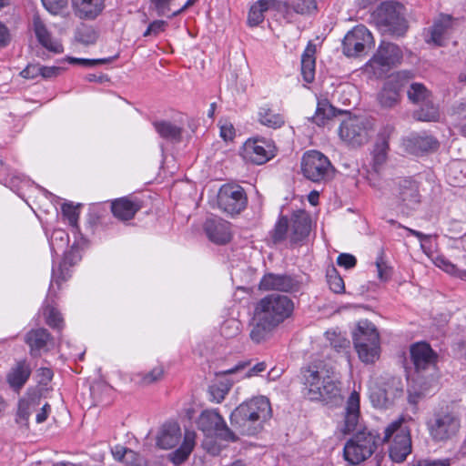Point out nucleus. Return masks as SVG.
I'll return each instance as SVG.
<instances>
[{
    "label": "nucleus",
    "instance_id": "20e7f679",
    "mask_svg": "<svg viewBox=\"0 0 466 466\" xmlns=\"http://www.w3.org/2000/svg\"><path fill=\"white\" fill-rule=\"evenodd\" d=\"M380 441V436L371 431H357L344 445L345 461L350 465L363 462L375 452Z\"/></svg>",
    "mask_w": 466,
    "mask_h": 466
},
{
    "label": "nucleus",
    "instance_id": "58836bf2",
    "mask_svg": "<svg viewBox=\"0 0 466 466\" xmlns=\"http://www.w3.org/2000/svg\"><path fill=\"white\" fill-rule=\"evenodd\" d=\"M258 121L261 125L273 129L279 128L285 124L284 116L275 112L268 106H263L258 108Z\"/></svg>",
    "mask_w": 466,
    "mask_h": 466
},
{
    "label": "nucleus",
    "instance_id": "39448f33",
    "mask_svg": "<svg viewBox=\"0 0 466 466\" xmlns=\"http://www.w3.org/2000/svg\"><path fill=\"white\" fill-rule=\"evenodd\" d=\"M294 310L293 300L280 294H269L260 299L255 305L254 311L279 326L289 319Z\"/></svg>",
    "mask_w": 466,
    "mask_h": 466
},
{
    "label": "nucleus",
    "instance_id": "603ef678",
    "mask_svg": "<svg viewBox=\"0 0 466 466\" xmlns=\"http://www.w3.org/2000/svg\"><path fill=\"white\" fill-rule=\"evenodd\" d=\"M76 37L77 41L84 45H93L96 43L98 35L94 28L85 26L77 31Z\"/></svg>",
    "mask_w": 466,
    "mask_h": 466
},
{
    "label": "nucleus",
    "instance_id": "0e129e2a",
    "mask_svg": "<svg viewBox=\"0 0 466 466\" xmlns=\"http://www.w3.org/2000/svg\"><path fill=\"white\" fill-rule=\"evenodd\" d=\"M41 65L30 64L24 70L21 71L20 75L24 78L34 79L40 76Z\"/></svg>",
    "mask_w": 466,
    "mask_h": 466
},
{
    "label": "nucleus",
    "instance_id": "6ab92c4d",
    "mask_svg": "<svg viewBox=\"0 0 466 466\" xmlns=\"http://www.w3.org/2000/svg\"><path fill=\"white\" fill-rule=\"evenodd\" d=\"M244 413L240 411L239 404L230 414V423L235 433L253 436L260 432L264 424L257 420L256 416H249L248 412Z\"/></svg>",
    "mask_w": 466,
    "mask_h": 466
},
{
    "label": "nucleus",
    "instance_id": "9d476101",
    "mask_svg": "<svg viewBox=\"0 0 466 466\" xmlns=\"http://www.w3.org/2000/svg\"><path fill=\"white\" fill-rule=\"evenodd\" d=\"M198 424L199 429L205 433H214L223 441L234 442L238 440L237 433L228 427L223 417L216 410L202 411Z\"/></svg>",
    "mask_w": 466,
    "mask_h": 466
},
{
    "label": "nucleus",
    "instance_id": "f704fd0d",
    "mask_svg": "<svg viewBox=\"0 0 466 466\" xmlns=\"http://www.w3.org/2000/svg\"><path fill=\"white\" fill-rule=\"evenodd\" d=\"M346 111L336 109L328 99L323 98L318 101L315 115L311 120L319 127L325 126L326 123L337 115L345 113Z\"/></svg>",
    "mask_w": 466,
    "mask_h": 466
},
{
    "label": "nucleus",
    "instance_id": "e2e57ef3",
    "mask_svg": "<svg viewBox=\"0 0 466 466\" xmlns=\"http://www.w3.org/2000/svg\"><path fill=\"white\" fill-rule=\"evenodd\" d=\"M378 278L382 281H387L390 278V268L386 265L381 258L376 260Z\"/></svg>",
    "mask_w": 466,
    "mask_h": 466
},
{
    "label": "nucleus",
    "instance_id": "473e14b6",
    "mask_svg": "<svg viewBox=\"0 0 466 466\" xmlns=\"http://www.w3.org/2000/svg\"><path fill=\"white\" fill-rule=\"evenodd\" d=\"M452 25V17L451 15H441L436 20L430 30L431 36L427 39L428 43H433L436 46H442L444 40L450 34Z\"/></svg>",
    "mask_w": 466,
    "mask_h": 466
},
{
    "label": "nucleus",
    "instance_id": "6e6d98bb",
    "mask_svg": "<svg viewBox=\"0 0 466 466\" xmlns=\"http://www.w3.org/2000/svg\"><path fill=\"white\" fill-rule=\"evenodd\" d=\"M113 57L107 58H99V59H88V58H77V57H68L67 60L70 64L80 65L85 67H93L99 65H105L111 63L113 61Z\"/></svg>",
    "mask_w": 466,
    "mask_h": 466
},
{
    "label": "nucleus",
    "instance_id": "774afa93",
    "mask_svg": "<svg viewBox=\"0 0 466 466\" xmlns=\"http://www.w3.org/2000/svg\"><path fill=\"white\" fill-rule=\"evenodd\" d=\"M62 71L61 67L58 66H41V73L40 76L45 78H52L57 76Z\"/></svg>",
    "mask_w": 466,
    "mask_h": 466
},
{
    "label": "nucleus",
    "instance_id": "1a4fd4ad",
    "mask_svg": "<svg viewBox=\"0 0 466 466\" xmlns=\"http://www.w3.org/2000/svg\"><path fill=\"white\" fill-rule=\"evenodd\" d=\"M402 6L394 2L383 3L378 10L376 22L380 30L393 35H403L408 28L400 10Z\"/></svg>",
    "mask_w": 466,
    "mask_h": 466
},
{
    "label": "nucleus",
    "instance_id": "5701e85b",
    "mask_svg": "<svg viewBox=\"0 0 466 466\" xmlns=\"http://www.w3.org/2000/svg\"><path fill=\"white\" fill-rule=\"evenodd\" d=\"M240 411L248 412L249 416H256L257 420L263 424L272 416L270 402L268 398L258 396L240 404Z\"/></svg>",
    "mask_w": 466,
    "mask_h": 466
},
{
    "label": "nucleus",
    "instance_id": "e433bc0d",
    "mask_svg": "<svg viewBox=\"0 0 466 466\" xmlns=\"http://www.w3.org/2000/svg\"><path fill=\"white\" fill-rule=\"evenodd\" d=\"M279 4L277 0H258L251 5L248 15V23L251 26H256L263 22L264 13L270 8H278Z\"/></svg>",
    "mask_w": 466,
    "mask_h": 466
},
{
    "label": "nucleus",
    "instance_id": "37998d69",
    "mask_svg": "<svg viewBox=\"0 0 466 466\" xmlns=\"http://www.w3.org/2000/svg\"><path fill=\"white\" fill-rule=\"evenodd\" d=\"M415 119L419 121H437L440 117V112L437 106H435L431 99L421 103L419 109L413 113Z\"/></svg>",
    "mask_w": 466,
    "mask_h": 466
},
{
    "label": "nucleus",
    "instance_id": "a19ab883",
    "mask_svg": "<svg viewBox=\"0 0 466 466\" xmlns=\"http://www.w3.org/2000/svg\"><path fill=\"white\" fill-rule=\"evenodd\" d=\"M315 46L309 44L301 56V75L307 83L315 78Z\"/></svg>",
    "mask_w": 466,
    "mask_h": 466
},
{
    "label": "nucleus",
    "instance_id": "f257e3e1",
    "mask_svg": "<svg viewBox=\"0 0 466 466\" xmlns=\"http://www.w3.org/2000/svg\"><path fill=\"white\" fill-rule=\"evenodd\" d=\"M305 397L313 401L329 402L340 397L339 382L322 363L301 369Z\"/></svg>",
    "mask_w": 466,
    "mask_h": 466
},
{
    "label": "nucleus",
    "instance_id": "dca6fc26",
    "mask_svg": "<svg viewBox=\"0 0 466 466\" xmlns=\"http://www.w3.org/2000/svg\"><path fill=\"white\" fill-rule=\"evenodd\" d=\"M299 281L288 274L267 273L259 281L258 289L264 291L295 292L299 289Z\"/></svg>",
    "mask_w": 466,
    "mask_h": 466
},
{
    "label": "nucleus",
    "instance_id": "de8ad7c7",
    "mask_svg": "<svg viewBox=\"0 0 466 466\" xmlns=\"http://www.w3.org/2000/svg\"><path fill=\"white\" fill-rule=\"evenodd\" d=\"M289 234V224L287 217H281L275 225L271 232V238L274 243H279L285 240Z\"/></svg>",
    "mask_w": 466,
    "mask_h": 466
},
{
    "label": "nucleus",
    "instance_id": "a18cd8bd",
    "mask_svg": "<svg viewBox=\"0 0 466 466\" xmlns=\"http://www.w3.org/2000/svg\"><path fill=\"white\" fill-rule=\"evenodd\" d=\"M407 94L409 99L414 104H421L431 99V92L420 83H412Z\"/></svg>",
    "mask_w": 466,
    "mask_h": 466
},
{
    "label": "nucleus",
    "instance_id": "052dcab7",
    "mask_svg": "<svg viewBox=\"0 0 466 466\" xmlns=\"http://www.w3.org/2000/svg\"><path fill=\"white\" fill-rule=\"evenodd\" d=\"M151 8L157 15H165L170 10V4L173 0H149Z\"/></svg>",
    "mask_w": 466,
    "mask_h": 466
},
{
    "label": "nucleus",
    "instance_id": "3c124183",
    "mask_svg": "<svg viewBox=\"0 0 466 466\" xmlns=\"http://www.w3.org/2000/svg\"><path fill=\"white\" fill-rule=\"evenodd\" d=\"M164 375V369L161 366L153 368L147 373L137 374V382L142 385H150L156 381L160 380Z\"/></svg>",
    "mask_w": 466,
    "mask_h": 466
},
{
    "label": "nucleus",
    "instance_id": "5fc2aeb1",
    "mask_svg": "<svg viewBox=\"0 0 466 466\" xmlns=\"http://www.w3.org/2000/svg\"><path fill=\"white\" fill-rule=\"evenodd\" d=\"M327 339L329 340L330 346L336 350H345L350 347V341L340 334H337L335 331H327L325 333Z\"/></svg>",
    "mask_w": 466,
    "mask_h": 466
},
{
    "label": "nucleus",
    "instance_id": "4c0bfd02",
    "mask_svg": "<svg viewBox=\"0 0 466 466\" xmlns=\"http://www.w3.org/2000/svg\"><path fill=\"white\" fill-rule=\"evenodd\" d=\"M114 458L129 466H146V460L137 452L126 447L116 445L112 449Z\"/></svg>",
    "mask_w": 466,
    "mask_h": 466
},
{
    "label": "nucleus",
    "instance_id": "13d9d810",
    "mask_svg": "<svg viewBox=\"0 0 466 466\" xmlns=\"http://www.w3.org/2000/svg\"><path fill=\"white\" fill-rule=\"evenodd\" d=\"M328 278V283L329 286V289L334 293H341L345 289L344 281L340 276L337 274L335 269L332 273L327 275Z\"/></svg>",
    "mask_w": 466,
    "mask_h": 466
},
{
    "label": "nucleus",
    "instance_id": "ea45409f",
    "mask_svg": "<svg viewBox=\"0 0 466 466\" xmlns=\"http://www.w3.org/2000/svg\"><path fill=\"white\" fill-rule=\"evenodd\" d=\"M155 130L160 137L170 142H179L182 136V128L169 121H156L153 123Z\"/></svg>",
    "mask_w": 466,
    "mask_h": 466
},
{
    "label": "nucleus",
    "instance_id": "c85d7f7f",
    "mask_svg": "<svg viewBox=\"0 0 466 466\" xmlns=\"http://www.w3.org/2000/svg\"><path fill=\"white\" fill-rule=\"evenodd\" d=\"M32 28L38 42L44 47L56 54L63 52V46L57 41L53 40L46 24L38 15L33 16Z\"/></svg>",
    "mask_w": 466,
    "mask_h": 466
},
{
    "label": "nucleus",
    "instance_id": "9b49d317",
    "mask_svg": "<svg viewBox=\"0 0 466 466\" xmlns=\"http://www.w3.org/2000/svg\"><path fill=\"white\" fill-rule=\"evenodd\" d=\"M402 383L399 378L390 377L381 384L370 388V399L376 408L386 409L402 394Z\"/></svg>",
    "mask_w": 466,
    "mask_h": 466
},
{
    "label": "nucleus",
    "instance_id": "4d7b16f0",
    "mask_svg": "<svg viewBox=\"0 0 466 466\" xmlns=\"http://www.w3.org/2000/svg\"><path fill=\"white\" fill-rule=\"evenodd\" d=\"M62 214L68 220V223L72 227H76L77 225L79 213L77 211V208L75 207L71 203H65L62 205Z\"/></svg>",
    "mask_w": 466,
    "mask_h": 466
},
{
    "label": "nucleus",
    "instance_id": "bb28decb",
    "mask_svg": "<svg viewBox=\"0 0 466 466\" xmlns=\"http://www.w3.org/2000/svg\"><path fill=\"white\" fill-rule=\"evenodd\" d=\"M360 423V394L357 391H352L348 398L343 428L341 429L344 434H348L357 431Z\"/></svg>",
    "mask_w": 466,
    "mask_h": 466
},
{
    "label": "nucleus",
    "instance_id": "72a5a7b5",
    "mask_svg": "<svg viewBox=\"0 0 466 466\" xmlns=\"http://www.w3.org/2000/svg\"><path fill=\"white\" fill-rule=\"evenodd\" d=\"M140 205L128 198H121L112 202L111 210L116 218L120 220H129L134 218L140 209Z\"/></svg>",
    "mask_w": 466,
    "mask_h": 466
},
{
    "label": "nucleus",
    "instance_id": "bf43d9fd",
    "mask_svg": "<svg viewBox=\"0 0 466 466\" xmlns=\"http://www.w3.org/2000/svg\"><path fill=\"white\" fill-rule=\"evenodd\" d=\"M167 23L164 20H155L150 23L144 32L143 36H157L160 33L164 32L167 28Z\"/></svg>",
    "mask_w": 466,
    "mask_h": 466
},
{
    "label": "nucleus",
    "instance_id": "c756f323",
    "mask_svg": "<svg viewBox=\"0 0 466 466\" xmlns=\"http://www.w3.org/2000/svg\"><path fill=\"white\" fill-rule=\"evenodd\" d=\"M181 440V430L177 422L168 421L162 425L157 437V445L163 450L176 447Z\"/></svg>",
    "mask_w": 466,
    "mask_h": 466
},
{
    "label": "nucleus",
    "instance_id": "f8f14e48",
    "mask_svg": "<svg viewBox=\"0 0 466 466\" xmlns=\"http://www.w3.org/2000/svg\"><path fill=\"white\" fill-rule=\"evenodd\" d=\"M374 45L371 33L365 25H360L349 31L342 41L343 54L349 57L359 56Z\"/></svg>",
    "mask_w": 466,
    "mask_h": 466
},
{
    "label": "nucleus",
    "instance_id": "a211bd4d",
    "mask_svg": "<svg viewBox=\"0 0 466 466\" xmlns=\"http://www.w3.org/2000/svg\"><path fill=\"white\" fill-rule=\"evenodd\" d=\"M402 52L400 48L392 43L382 42L377 52L370 60V65L374 69L390 67L400 63Z\"/></svg>",
    "mask_w": 466,
    "mask_h": 466
},
{
    "label": "nucleus",
    "instance_id": "0eeeda50",
    "mask_svg": "<svg viewBox=\"0 0 466 466\" xmlns=\"http://www.w3.org/2000/svg\"><path fill=\"white\" fill-rule=\"evenodd\" d=\"M301 172L307 179L314 183H321L330 180L335 169L324 154L310 150L302 157Z\"/></svg>",
    "mask_w": 466,
    "mask_h": 466
},
{
    "label": "nucleus",
    "instance_id": "a878e982",
    "mask_svg": "<svg viewBox=\"0 0 466 466\" xmlns=\"http://www.w3.org/2000/svg\"><path fill=\"white\" fill-rule=\"evenodd\" d=\"M399 78L400 74L390 76L378 93L377 99L382 107L392 108L400 102V83Z\"/></svg>",
    "mask_w": 466,
    "mask_h": 466
},
{
    "label": "nucleus",
    "instance_id": "49530a36",
    "mask_svg": "<svg viewBox=\"0 0 466 466\" xmlns=\"http://www.w3.org/2000/svg\"><path fill=\"white\" fill-rule=\"evenodd\" d=\"M389 151V142L385 139L378 141L373 150V167L379 170L386 162Z\"/></svg>",
    "mask_w": 466,
    "mask_h": 466
},
{
    "label": "nucleus",
    "instance_id": "6e6552de",
    "mask_svg": "<svg viewBox=\"0 0 466 466\" xmlns=\"http://www.w3.org/2000/svg\"><path fill=\"white\" fill-rule=\"evenodd\" d=\"M371 122L364 116H352L342 121L339 136L347 145L357 147L369 142Z\"/></svg>",
    "mask_w": 466,
    "mask_h": 466
},
{
    "label": "nucleus",
    "instance_id": "cd10ccee",
    "mask_svg": "<svg viewBox=\"0 0 466 466\" xmlns=\"http://www.w3.org/2000/svg\"><path fill=\"white\" fill-rule=\"evenodd\" d=\"M51 339V334L44 328L33 329L25 337V342L28 345L32 357H39L43 350L46 351Z\"/></svg>",
    "mask_w": 466,
    "mask_h": 466
},
{
    "label": "nucleus",
    "instance_id": "79ce46f5",
    "mask_svg": "<svg viewBox=\"0 0 466 466\" xmlns=\"http://www.w3.org/2000/svg\"><path fill=\"white\" fill-rule=\"evenodd\" d=\"M195 446V433L186 431L181 446L172 454V461L175 464H180L185 461L191 453Z\"/></svg>",
    "mask_w": 466,
    "mask_h": 466
},
{
    "label": "nucleus",
    "instance_id": "aec40b11",
    "mask_svg": "<svg viewBox=\"0 0 466 466\" xmlns=\"http://www.w3.org/2000/svg\"><path fill=\"white\" fill-rule=\"evenodd\" d=\"M278 327L275 323L254 311L249 323V337L256 344L266 342L273 337Z\"/></svg>",
    "mask_w": 466,
    "mask_h": 466
},
{
    "label": "nucleus",
    "instance_id": "4468645a",
    "mask_svg": "<svg viewBox=\"0 0 466 466\" xmlns=\"http://www.w3.org/2000/svg\"><path fill=\"white\" fill-rule=\"evenodd\" d=\"M395 196L402 211L418 209L422 199L420 183L410 177L400 178L397 183Z\"/></svg>",
    "mask_w": 466,
    "mask_h": 466
},
{
    "label": "nucleus",
    "instance_id": "2eb2a0df",
    "mask_svg": "<svg viewBox=\"0 0 466 466\" xmlns=\"http://www.w3.org/2000/svg\"><path fill=\"white\" fill-rule=\"evenodd\" d=\"M218 202L224 212L234 215L240 213L246 208L248 198L242 187L225 185L220 188Z\"/></svg>",
    "mask_w": 466,
    "mask_h": 466
},
{
    "label": "nucleus",
    "instance_id": "c9c22d12",
    "mask_svg": "<svg viewBox=\"0 0 466 466\" xmlns=\"http://www.w3.org/2000/svg\"><path fill=\"white\" fill-rule=\"evenodd\" d=\"M446 178L453 187H463L466 185V161L453 160L450 162L446 169Z\"/></svg>",
    "mask_w": 466,
    "mask_h": 466
},
{
    "label": "nucleus",
    "instance_id": "8fccbe9b",
    "mask_svg": "<svg viewBox=\"0 0 466 466\" xmlns=\"http://www.w3.org/2000/svg\"><path fill=\"white\" fill-rule=\"evenodd\" d=\"M435 263L445 272L466 281V269L459 268L456 265L443 257H438Z\"/></svg>",
    "mask_w": 466,
    "mask_h": 466
},
{
    "label": "nucleus",
    "instance_id": "ddd939ff",
    "mask_svg": "<svg viewBox=\"0 0 466 466\" xmlns=\"http://www.w3.org/2000/svg\"><path fill=\"white\" fill-rule=\"evenodd\" d=\"M275 145L265 138L248 139L242 150V157L246 161L256 165H262L276 156Z\"/></svg>",
    "mask_w": 466,
    "mask_h": 466
},
{
    "label": "nucleus",
    "instance_id": "f3484780",
    "mask_svg": "<svg viewBox=\"0 0 466 466\" xmlns=\"http://www.w3.org/2000/svg\"><path fill=\"white\" fill-rule=\"evenodd\" d=\"M410 353L414 369L418 373L435 368L438 355L430 344L417 342L410 346Z\"/></svg>",
    "mask_w": 466,
    "mask_h": 466
},
{
    "label": "nucleus",
    "instance_id": "69168bd1",
    "mask_svg": "<svg viewBox=\"0 0 466 466\" xmlns=\"http://www.w3.org/2000/svg\"><path fill=\"white\" fill-rule=\"evenodd\" d=\"M337 263H338V265L344 267L345 268H351L355 267V265L357 263V259L351 254L341 253L339 255V257L337 258Z\"/></svg>",
    "mask_w": 466,
    "mask_h": 466
},
{
    "label": "nucleus",
    "instance_id": "680f3d73",
    "mask_svg": "<svg viewBox=\"0 0 466 466\" xmlns=\"http://www.w3.org/2000/svg\"><path fill=\"white\" fill-rule=\"evenodd\" d=\"M42 3L48 12L56 15L66 5L67 1L66 0H42Z\"/></svg>",
    "mask_w": 466,
    "mask_h": 466
},
{
    "label": "nucleus",
    "instance_id": "423d86ee",
    "mask_svg": "<svg viewBox=\"0 0 466 466\" xmlns=\"http://www.w3.org/2000/svg\"><path fill=\"white\" fill-rule=\"evenodd\" d=\"M431 437L435 441H446L458 433L461 422L457 412L450 408H441L427 422Z\"/></svg>",
    "mask_w": 466,
    "mask_h": 466
},
{
    "label": "nucleus",
    "instance_id": "f03ea898",
    "mask_svg": "<svg viewBox=\"0 0 466 466\" xmlns=\"http://www.w3.org/2000/svg\"><path fill=\"white\" fill-rule=\"evenodd\" d=\"M354 348L360 360L374 363L380 358V335L375 325L368 320H360L352 333Z\"/></svg>",
    "mask_w": 466,
    "mask_h": 466
},
{
    "label": "nucleus",
    "instance_id": "b1692460",
    "mask_svg": "<svg viewBox=\"0 0 466 466\" xmlns=\"http://www.w3.org/2000/svg\"><path fill=\"white\" fill-rule=\"evenodd\" d=\"M205 232L212 242L226 244L231 239L230 224L221 218H208L204 225Z\"/></svg>",
    "mask_w": 466,
    "mask_h": 466
},
{
    "label": "nucleus",
    "instance_id": "7c9ffc66",
    "mask_svg": "<svg viewBox=\"0 0 466 466\" xmlns=\"http://www.w3.org/2000/svg\"><path fill=\"white\" fill-rule=\"evenodd\" d=\"M75 14L81 19L94 20L105 8V0H72Z\"/></svg>",
    "mask_w": 466,
    "mask_h": 466
},
{
    "label": "nucleus",
    "instance_id": "2f4dec72",
    "mask_svg": "<svg viewBox=\"0 0 466 466\" xmlns=\"http://www.w3.org/2000/svg\"><path fill=\"white\" fill-rule=\"evenodd\" d=\"M30 375V365L25 360H20L10 369L6 380L14 390L18 391L26 383Z\"/></svg>",
    "mask_w": 466,
    "mask_h": 466
},
{
    "label": "nucleus",
    "instance_id": "7ed1b4c3",
    "mask_svg": "<svg viewBox=\"0 0 466 466\" xmlns=\"http://www.w3.org/2000/svg\"><path fill=\"white\" fill-rule=\"evenodd\" d=\"M383 442H390L389 455L394 462H403L411 452V437L410 428L404 417H400L390 423L384 431Z\"/></svg>",
    "mask_w": 466,
    "mask_h": 466
},
{
    "label": "nucleus",
    "instance_id": "4be33fe9",
    "mask_svg": "<svg viewBox=\"0 0 466 466\" xmlns=\"http://www.w3.org/2000/svg\"><path fill=\"white\" fill-rule=\"evenodd\" d=\"M81 248L78 244L74 243L70 249L65 253L58 268H53L51 285L54 282L60 284L61 281L66 280L70 277L69 267L76 265L81 260Z\"/></svg>",
    "mask_w": 466,
    "mask_h": 466
},
{
    "label": "nucleus",
    "instance_id": "393cba45",
    "mask_svg": "<svg viewBox=\"0 0 466 466\" xmlns=\"http://www.w3.org/2000/svg\"><path fill=\"white\" fill-rule=\"evenodd\" d=\"M403 146L407 152L420 155L438 147V141L426 133L410 134L403 140Z\"/></svg>",
    "mask_w": 466,
    "mask_h": 466
},
{
    "label": "nucleus",
    "instance_id": "338daca9",
    "mask_svg": "<svg viewBox=\"0 0 466 466\" xmlns=\"http://www.w3.org/2000/svg\"><path fill=\"white\" fill-rule=\"evenodd\" d=\"M267 369V364L264 361L258 362L255 364L252 368H249L242 376V378H251L254 376L259 375L261 372L265 371Z\"/></svg>",
    "mask_w": 466,
    "mask_h": 466
},
{
    "label": "nucleus",
    "instance_id": "09e8293b",
    "mask_svg": "<svg viewBox=\"0 0 466 466\" xmlns=\"http://www.w3.org/2000/svg\"><path fill=\"white\" fill-rule=\"evenodd\" d=\"M232 387V382H218L209 386L210 400L220 403Z\"/></svg>",
    "mask_w": 466,
    "mask_h": 466
},
{
    "label": "nucleus",
    "instance_id": "412c9836",
    "mask_svg": "<svg viewBox=\"0 0 466 466\" xmlns=\"http://www.w3.org/2000/svg\"><path fill=\"white\" fill-rule=\"evenodd\" d=\"M289 238L290 242L298 243L307 238L310 232L311 219L304 210H298L291 216Z\"/></svg>",
    "mask_w": 466,
    "mask_h": 466
},
{
    "label": "nucleus",
    "instance_id": "864d4df0",
    "mask_svg": "<svg viewBox=\"0 0 466 466\" xmlns=\"http://www.w3.org/2000/svg\"><path fill=\"white\" fill-rule=\"evenodd\" d=\"M44 315L46 318V322L48 326L55 328V329H60L61 323H62V318L60 313L51 306H47L44 309Z\"/></svg>",
    "mask_w": 466,
    "mask_h": 466
},
{
    "label": "nucleus",
    "instance_id": "c03bdc74",
    "mask_svg": "<svg viewBox=\"0 0 466 466\" xmlns=\"http://www.w3.org/2000/svg\"><path fill=\"white\" fill-rule=\"evenodd\" d=\"M35 405L36 401L35 399L34 398L20 400L18 402V409L15 418L16 423L20 424L21 426L27 427L28 419L30 417L33 408H35Z\"/></svg>",
    "mask_w": 466,
    "mask_h": 466
}]
</instances>
